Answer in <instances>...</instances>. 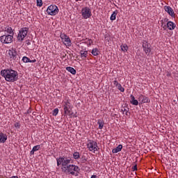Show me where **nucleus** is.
I'll use <instances>...</instances> for the list:
<instances>
[{
    "instance_id": "nucleus-1",
    "label": "nucleus",
    "mask_w": 178,
    "mask_h": 178,
    "mask_svg": "<svg viewBox=\"0 0 178 178\" xmlns=\"http://www.w3.org/2000/svg\"><path fill=\"white\" fill-rule=\"evenodd\" d=\"M57 166H61L60 169L63 173H68L72 176H79L80 168L78 165L72 164V159L65 156L56 159Z\"/></svg>"
},
{
    "instance_id": "nucleus-2",
    "label": "nucleus",
    "mask_w": 178,
    "mask_h": 178,
    "mask_svg": "<svg viewBox=\"0 0 178 178\" xmlns=\"http://www.w3.org/2000/svg\"><path fill=\"white\" fill-rule=\"evenodd\" d=\"M1 76L8 83H15L19 79V74L12 69H5L1 71Z\"/></svg>"
},
{
    "instance_id": "nucleus-3",
    "label": "nucleus",
    "mask_w": 178,
    "mask_h": 178,
    "mask_svg": "<svg viewBox=\"0 0 178 178\" xmlns=\"http://www.w3.org/2000/svg\"><path fill=\"white\" fill-rule=\"evenodd\" d=\"M28 33H29V28L27 27L21 28L17 34V41H19L20 42H22V41H24V38L27 37Z\"/></svg>"
},
{
    "instance_id": "nucleus-4",
    "label": "nucleus",
    "mask_w": 178,
    "mask_h": 178,
    "mask_svg": "<svg viewBox=\"0 0 178 178\" xmlns=\"http://www.w3.org/2000/svg\"><path fill=\"white\" fill-rule=\"evenodd\" d=\"M63 106L65 115L70 116L72 115V104L70 102L68 99L63 102Z\"/></svg>"
},
{
    "instance_id": "nucleus-5",
    "label": "nucleus",
    "mask_w": 178,
    "mask_h": 178,
    "mask_svg": "<svg viewBox=\"0 0 178 178\" xmlns=\"http://www.w3.org/2000/svg\"><path fill=\"white\" fill-rule=\"evenodd\" d=\"M47 13L49 16H56V15L59 13V8H58L56 5H50L47 9Z\"/></svg>"
},
{
    "instance_id": "nucleus-6",
    "label": "nucleus",
    "mask_w": 178,
    "mask_h": 178,
    "mask_svg": "<svg viewBox=\"0 0 178 178\" xmlns=\"http://www.w3.org/2000/svg\"><path fill=\"white\" fill-rule=\"evenodd\" d=\"M1 44H10L13 41V35H3L0 36Z\"/></svg>"
},
{
    "instance_id": "nucleus-7",
    "label": "nucleus",
    "mask_w": 178,
    "mask_h": 178,
    "mask_svg": "<svg viewBox=\"0 0 178 178\" xmlns=\"http://www.w3.org/2000/svg\"><path fill=\"white\" fill-rule=\"evenodd\" d=\"M87 147L89 151H92L93 152H95L99 149V148H98V143L94 140H90V142L87 144Z\"/></svg>"
},
{
    "instance_id": "nucleus-8",
    "label": "nucleus",
    "mask_w": 178,
    "mask_h": 178,
    "mask_svg": "<svg viewBox=\"0 0 178 178\" xmlns=\"http://www.w3.org/2000/svg\"><path fill=\"white\" fill-rule=\"evenodd\" d=\"M81 15L83 19H90V17L92 16L91 9L88 7H84L82 8Z\"/></svg>"
},
{
    "instance_id": "nucleus-9",
    "label": "nucleus",
    "mask_w": 178,
    "mask_h": 178,
    "mask_svg": "<svg viewBox=\"0 0 178 178\" xmlns=\"http://www.w3.org/2000/svg\"><path fill=\"white\" fill-rule=\"evenodd\" d=\"M60 37L66 47H72V40H70V38H69V36L66 34H61Z\"/></svg>"
},
{
    "instance_id": "nucleus-10",
    "label": "nucleus",
    "mask_w": 178,
    "mask_h": 178,
    "mask_svg": "<svg viewBox=\"0 0 178 178\" xmlns=\"http://www.w3.org/2000/svg\"><path fill=\"white\" fill-rule=\"evenodd\" d=\"M7 54L9 56L11 60H16L17 58V51L14 48L9 49L7 51Z\"/></svg>"
},
{
    "instance_id": "nucleus-11",
    "label": "nucleus",
    "mask_w": 178,
    "mask_h": 178,
    "mask_svg": "<svg viewBox=\"0 0 178 178\" xmlns=\"http://www.w3.org/2000/svg\"><path fill=\"white\" fill-rule=\"evenodd\" d=\"M143 49L146 55H149L151 52V47L148 44V42L143 40Z\"/></svg>"
},
{
    "instance_id": "nucleus-12",
    "label": "nucleus",
    "mask_w": 178,
    "mask_h": 178,
    "mask_svg": "<svg viewBox=\"0 0 178 178\" xmlns=\"http://www.w3.org/2000/svg\"><path fill=\"white\" fill-rule=\"evenodd\" d=\"M138 101L142 102L143 104H148L151 102V100L149 99V98H148L147 97L143 95H140L138 96Z\"/></svg>"
},
{
    "instance_id": "nucleus-13",
    "label": "nucleus",
    "mask_w": 178,
    "mask_h": 178,
    "mask_svg": "<svg viewBox=\"0 0 178 178\" xmlns=\"http://www.w3.org/2000/svg\"><path fill=\"white\" fill-rule=\"evenodd\" d=\"M164 9L167 12V13H168V15L171 16V17H175V11L173 10V8H172V7L165 6L164 7Z\"/></svg>"
},
{
    "instance_id": "nucleus-14",
    "label": "nucleus",
    "mask_w": 178,
    "mask_h": 178,
    "mask_svg": "<svg viewBox=\"0 0 178 178\" xmlns=\"http://www.w3.org/2000/svg\"><path fill=\"white\" fill-rule=\"evenodd\" d=\"M6 140H8V135L6 134H3L2 132L0 133V144L6 143Z\"/></svg>"
},
{
    "instance_id": "nucleus-15",
    "label": "nucleus",
    "mask_w": 178,
    "mask_h": 178,
    "mask_svg": "<svg viewBox=\"0 0 178 178\" xmlns=\"http://www.w3.org/2000/svg\"><path fill=\"white\" fill-rule=\"evenodd\" d=\"M167 27L168 30H175L176 29V24L173 22L169 21L167 23Z\"/></svg>"
},
{
    "instance_id": "nucleus-16",
    "label": "nucleus",
    "mask_w": 178,
    "mask_h": 178,
    "mask_svg": "<svg viewBox=\"0 0 178 178\" xmlns=\"http://www.w3.org/2000/svg\"><path fill=\"white\" fill-rule=\"evenodd\" d=\"M130 98H131V104L132 105H135L136 106H137V105H138V100L136 99V97H134V96L133 95H130Z\"/></svg>"
},
{
    "instance_id": "nucleus-17",
    "label": "nucleus",
    "mask_w": 178,
    "mask_h": 178,
    "mask_svg": "<svg viewBox=\"0 0 178 178\" xmlns=\"http://www.w3.org/2000/svg\"><path fill=\"white\" fill-rule=\"evenodd\" d=\"M122 148H123V145H119L117 147L112 150L113 154H118V152H120V151H122Z\"/></svg>"
},
{
    "instance_id": "nucleus-18",
    "label": "nucleus",
    "mask_w": 178,
    "mask_h": 178,
    "mask_svg": "<svg viewBox=\"0 0 178 178\" xmlns=\"http://www.w3.org/2000/svg\"><path fill=\"white\" fill-rule=\"evenodd\" d=\"M80 54H81V59L84 60V59H86V58H87V56H88V51L81 50V51H80Z\"/></svg>"
},
{
    "instance_id": "nucleus-19",
    "label": "nucleus",
    "mask_w": 178,
    "mask_h": 178,
    "mask_svg": "<svg viewBox=\"0 0 178 178\" xmlns=\"http://www.w3.org/2000/svg\"><path fill=\"white\" fill-rule=\"evenodd\" d=\"M118 13H119V11H118V10H115V11H113V13H112L110 17L112 22H113V20H116V16L118 15Z\"/></svg>"
},
{
    "instance_id": "nucleus-20",
    "label": "nucleus",
    "mask_w": 178,
    "mask_h": 178,
    "mask_svg": "<svg viewBox=\"0 0 178 178\" xmlns=\"http://www.w3.org/2000/svg\"><path fill=\"white\" fill-rule=\"evenodd\" d=\"M97 124H99V130H102V129H104V126L105 124V122H104V120H97Z\"/></svg>"
},
{
    "instance_id": "nucleus-21",
    "label": "nucleus",
    "mask_w": 178,
    "mask_h": 178,
    "mask_svg": "<svg viewBox=\"0 0 178 178\" xmlns=\"http://www.w3.org/2000/svg\"><path fill=\"white\" fill-rule=\"evenodd\" d=\"M65 69L67 72H70L71 74H76V70H74V68L72 67H67Z\"/></svg>"
},
{
    "instance_id": "nucleus-22",
    "label": "nucleus",
    "mask_w": 178,
    "mask_h": 178,
    "mask_svg": "<svg viewBox=\"0 0 178 178\" xmlns=\"http://www.w3.org/2000/svg\"><path fill=\"white\" fill-rule=\"evenodd\" d=\"M72 156L75 161H77V159H80V153L78 152H75L73 153Z\"/></svg>"
},
{
    "instance_id": "nucleus-23",
    "label": "nucleus",
    "mask_w": 178,
    "mask_h": 178,
    "mask_svg": "<svg viewBox=\"0 0 178 178\" xmlns=\"http://www.w3.org/2000/svg\"><path fill=\"white\" fill-rule=\"evenodd\" d=\"M92 55L94 56H98L99 55V50L98 49L95 48L92 50Z\"/></svg>"
},
{
    "instance_id": "nucleus-24",
    "label": "nucleus",
    "mask_w": 178,
    "mask_h": 178,
    "mask_svg": "<svg viewBox=\"0 0 178 178\" xmlns=\"http://www.w3.org/2000/svg\"><path fill=\"white\" fill-rule=\"evenodd\" d=\"M115 87H116V88H118V90H119V91H120L121 92H124V88H123V87L122 86V84L118 83V84L117 85V86H115Z\"/></svg>"
},
{
    "instance_id": "nucleus-25",
    "label": "nucleus",
    "mask_w": 178,
    "mask_h": 178,
    "mask_svg": "<svg viewBox=\"0 0 178 178\" xmlns=\"http://www.w3.org/2000/svg\"><path fill=\"white\" fill-rule=\"evenodd\" d=\"M121 112H123V113H124V112H125V115L127 116H129V115H130V112H129V108H127V107L122 108Z\"/></svg>"
},
{
    "instance_id": "nucleus-26",
    "label": "nucleus",
    "mask_w": 178,
    "mask_h": 178,
    "mask_svg": "<svg viewBox=\"0 0 178 178\" xmlns=\"http://www.w3.org/2000/svg\"><path fill=\"white\" fill-rule=\"evenodd\" d=\"M5 31L8 32V34H13V30L12 29V27L7 26L6 28Z\"/></svg>"
},
{
    "instance_id": "nucleus-27",
    "label": "nucleus",
    "mask_w": 178,
    "mask_h": 178,
    "mask_svg": "<svg viewBox=\"0 0 178 178\" xmlns=\"http://www.w3.org/2000/svg\"><path fill=\"white\" fill-rule=\"evenodd\" d=\"M121 49L123 51V52H127L129 47L127 46V44H123L121 46Z\"/></svg>"
},
{
    "instance_id": "nucleus-28",
    "label": "nucleus",
    "mask_w": 178,
    "mask_h": 178,
    "mask_svg": "<svg viewBox=\"0 0 178 178\" xmlns=\"http://www.w3.org/2000/svg\"><path fill=\"white\" fill-rule=\"evenodd\" d=\"M30 58H29L28 57L26 56H24L22 58V61L24 62V63H30Z\"/></svg>"
},
{
    "instance_id": "nucleus-29",
    "label": "nucleus",
    "mask_w": 178,
    "mask_h": 178,
    "mask_svg": "<svg viewBox=\"0 0 178 178\" xmlns=\"http://www.w3.org/2000/svg\"><path fill=\"white\" fill-rule=\"evenodd\" d=\"M58 113H59V109L58 108H56L53 111L52 115H53V116H56V115H58Z\"/></svg>"
},
{
    "instance_id": "nucleus-30",
    "label": "nucleus",
    "mask_w": 178,
    "mask_h": 178,
    "mask_svg": "<svg viewBox=\"0 0 178 178\" xmlns=\"http://www.w3.org/2000/svg\"><path fill=\"white\" fill-rule=\"evenodd\" d=\"M40 148H41V145H38L34 146L32 149H33V151H35V152L38 151L40 149Z\"/></svg>"
},
{
    "instance_id": "nucleus-31",
    "label": "nucleus",
    "mask_w": 178,
    "mask_h": 178,
    "mask_svg": "<svg viewBox=\"0 0 178 178\" xmlns=\"http://www.w3.org/2000/svg\"><path fill=\"white\" fill-rule=\"evenodd\" d=\"M37 2V6H40L41 8V6H42V0H36Z\"/></svg>"
},
{
    "instance_id": "nucleus-32",
    "label": "nucleus",
    "mask_w": 178,
    "mask_h": 178,
    "mask_svg": "<svg viewBox=\"0 0 178 178\" xmlns=\"http://www.w3.org/2000/svg\"><path fill=\"white\" fill-rule=\"evenodd\" d=\"M15 129H20V124L19 122H16L15 124H14Z\"/></svg>"
},
{
    "instance_id": "nucleus-33",
    "label": "nucleus",
    "mask_w": 178,
    "mask_h": 178,
    "mask_svg": "<svg viewBox=\"0 0 178 178\" xmlns=\"http://www.w3.org/2000/svg\"><path fill=\"white\" fill-rule=\"evenodd\" d=\"M86 42L88 45H91V44H92V40L91 39H88Z\"/></svg>"
},
{
    "instance_id": "nucleus-34",
    "label": "nucleus",
    "mask_w": 178,
    "mask_h": 178,
    "mask_svg": "<svg viewBox=\"0 0 178 178\" xmlns=\"http://www.w3.org/2000/svg\"><path fill=\"white\" fill-rule=\"evenodd\" d=\"M81 162V163H86V162H87V159L82 158Z\"/></svg>"
},
{
    "instance_id": "nucleus-35",
    "label": "nucleus",
    "mask_w": 178,
    "mask_h": 178,
    "mask_svg": "<svg viewBox=\"0 0 178 178\" xmlns=\"http://www.w3.org/2000/svg\"><path fill=\"white\" fill-rule=\"evenodd\" d=\"M113 84H114V86H115V87H117L118 85L120 83H119V82H118V80H115V81H113Z\"/></svg>"
},
{
    "instance_id": "nucleus-36",
    "label": "nucleus",
    "mask_w": 178,
    "mask_h": 178,
    "mask_svg": "<svg viewBox=\"0 0 178 178\" xmlns=\"http://www.w3.org/2000/svg\"><path fill=\"white\" fill-rule=\"evenodd\" d=\"M133 171L136 172V170H137V165H135L132 167Z\"/></svg>"
},
{
    "instance_id": "nucleus-37",
    "label": "nucleus",
    "mask_w": 178,
    "mask_h": 178,
    "mask_svg": "<svg viewBox=\"0 0 178 178\" xmlns=\"http://www.w3.org/2000/svg\"><path fill=\"white\" fill-rule=\"evenodd\" d=\"M26 45H31V42H30L29 40L26 41Z\"/></svg>"
},
{
    "instance_id": "nucleus-38",
    "label": "nucleus",
    "mask_w": 178,
    "mask_h": 178,
    "mask_svg": "<svg viewBox=\"0 0 178 178\" xmlns=\"http://www.w3.org/2000/svg\"><path fill=\"white\" fill-rule=\"evenodd\" d=\"M35 62H37V60L34 59V60H30L29 63H35Z\"/></svg>"
},
{
    "instance_id": "nucleus-39",
    "label": "nucleus",
    "mask_w": 178,
    "mask_h": 178,
    "mask_svg": "<svg viewBox=\"0 0 178 178\" xmlns=\"http://www.w3.org/2000/svg\"><path fill=\"white\" fill-rule=\"evenodd\" d=\"M34 152H35V150L32 149V150L31 151V155H34Z\"/></svg>"
},
{
    "instance_id": "nucleus-40",
    "label": "nucleus",
    "mask_w": 178,
    "mask_h": 178,
    "mask_svg": "<svg viewBox=\"0 0 178 178\" xmlns=\"http://www.w3.org/2000/svg\"><path fill=\"white\" fill-rule=\"evenodd\" d=\"M90 178H98L97 175H92Z\"/></svg>"
},
{
    "instance_id": "nucleus-41",
    "label": "nucleus",
    "mask_w": 178,
    "mask_h": 178,
    "mask_svg": "<svg viewBox=\"0 0 178 178\" xmlns=\"http://www.w3.org/2000/svg\"><path fill=\"white\" fill-rule=\"evenodd\" d=\"M10 178H19V177H17V176H13Z\"/></svg>"
},
{
    "instance_id": "nucleus-42",
    "label": "nucleus",
    "mask_w": 178,
    "mask_h": 178,
    "mask_svg": "<svg viewBox=\"0 0 178 178\" xmlns=\"http://www.w3.org/2000/svg\"><path fill=\"white\" fill-rule=\"evenodd\" d=\"M77 1H81V0H76V2H77Z\"/></svg>"
}]
</instances>
